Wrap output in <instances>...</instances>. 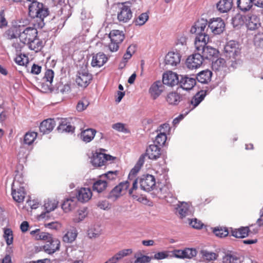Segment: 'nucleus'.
<instances>
[{"label":"nucleus","mask_w":263,"mask_h":263,"mask_svg":"<svg viewBox=\"0 0 263 263\" xmlns=\"http://www.w3.org/2000/svg\"><path fill=\"white\" fill-rule=\"evenodd\" d=\"M223 263H240V259L235 255L226 254L223 257Z\"/></svg>","instance_id":"3c124183"},{"label":"nucleus","mask_w":263,"mask_h":263,"mask_svg":"<svg viewBox=\"0 0 263 263\" xmlns=\"http://www.w3.org/2000/svg\"><path fill=\"white\" fill-rule=\"evenodd\" d=\"M171 130V127L168 123H164L160 125L157 130V132L159 134H164L165 136L169 134Z\"/></svg>","instance_id":"bf43d9fd"},{"label":"nucleus","mask_w":263,"mask_h":263,"mask_svg":"<svg viewBox=\"0 0 263 263\" xmlns=\"http://www.w3.org/2000/svg\"><path fill=\"white\" fill-rule=\"evenodd\" d=\"M54 77V72L51 69H48L45 74L43 78L44 81L48 82L49 84H51Z\"/></svg>","instance_id":"680f3d73"},{"label":"nucleus","mask_w":263,"mask_h":263,"mask_svg":"<svg viewBox=\"0 0 263 263\" xmlns=\"http://www.w3.org/2000/svg\"><path fill=\"white\" fill-rule=\"evenodd\" d=\"M233 6V0H221L217 4V10L221 13H226L230 11Z\"/></svg>","instance_id":"c85d7f7f"},{"label":"nucleus","mask_w":263,"mask_h":263,"mask_svg":"<svg viewBox=\"0 0 263 263\" xmlns=\"http://www.w3.org/2000/svg\"><path fill=\"white\" fill-rule=\"evenodd\" d=\"M146 154L149 159L156 160L161 155L160 148L155 144H151L146 149Z\"/></svg>","instance_id":"a878e982"},{"label":"nucleus","mask_w":263,"mask_h":263,"mask_svg":"<svg viewBox=\"0 0 263 263\" xmlns=\"http://www.w3.org/2000/svg\"><path fill=\"white\" fill-rule=\"evenodd\" d=\"M92 196L91 190L89 187H81L77 190L76 197L81 202L85 203L88 201Z\"/></svg>","instance_id":"dca6fc26"},{"label":"nucleus","mask_w":263,"mask_h":263,"mask_svg":"<svg viewBox=\"0 0 263 263\" xmlns=\"http://www.w3.org/2000/svg\"><path fill=\"white\" fill-rule=\"evenodd\" d=\"M100 151H96L92 154L91 158V163L95 166H101L105 165L108 161H111L115 159L112 156L104 154Z\"/></svg>","instance_id":"0eeeda50"},{"label":"nucleus","mask_w":263,"mask_h":263,"mask_svg":"<svg viewBox=\"0 0 263 263\" xmlns=\"http://www.w3.org/2000/svg\"><path fill=\"white\" fill-rule=\"evenodd\" d=\"M224 51L227 57L234 59L239 53L238 45L234 41H230L224 48Z\"/></svg>","instance_id":"a211bd4d"},{"label":"nucleus","mask_w":263,"mask_h":263,"mask_svg":"<svg viewBox=\"0 0 263 263\" xmlns=\"http://www.w3.org/2000/svg\"><path fill=\"white\" fill-rule=\"evenodd\" d=\"M181 96L177 92H171L167 95L166 100L167 103L172 105H177L181 101Z\"/></svg>","instance_id":"2f4dec72"},{"label":"nucleus","mask_w":263,"mask_h":263,"mask_svg":"<svg viewBox=\"0 0 263 263\" xmlns=\"http://www.w3.org/2000/svg\"><path fill=\"white\" fill-rule=\"evenodd\" d=\"M89 104L88 100L86 98H83L78 102L76 109L77 111L81 112L86 109Z\"/></svg>","instance_id":"603ef678"},{"label":"nucleus","mask_w":263,"mask_h":263,"mask_svg":"<svg viewBox=\"0 0 263 263\" xmlns=\"http://www.w3.org/2000/svg\"><path fill=\"white\" fill-rule=\"evenodd\" d=\"M212 72L209 70H203L197 75L196 79L199 82L207 84L211 80Z\"/></svg>","instance_id":"7c9ffc66"},{"label":"nucleus","mask_w":263,"mask_h":263,"mask_svg":"<svg viewBox=\"0 0 263 263\" xmlns=\"http://www.w3.org/2000/svg\"><path fill=\"white\" fill-rule=\"evenodd\" d=\"M58 129L61 133H73L74 130V127L68 122L66 119H63L59 125Z\"/></svg>","instance_id":"4c0bfd02"},{"label":"nucleus","mask_w":263,"mask_h":263,"mask_svg":"<svg viewBox=\"0 0 263 263\" xmlns=\"http://www.w3.org/2000/svg\"><path fill=\"white\" fill-rule=\"evenodd\" d=\"M37 137V133L35 132L27 133L24 138V143L25 144L30 145L34 141Z\"/></svg>","instance_id":"09e8293b"},{"label":"nucleus","mask_w":263,"mask_h":263,"mask_svg":"<svg viewBox=\"0 0 263 263\" xmlns=\"http://www.w3.org/2000/svg\"><path fill=\"white\" fill-rule=\"evenodd\" d=\"M30 233L36 240H43L45 241L49 239V238H50V236H52L50 234L45 232H42L38 229L31 231Z\"/></svg>","instance_id":"72a5a7b5"},{"label":"nucleus","mask_w":263,"mask_h":263,"mask_svg":"<svg viewBox=\"0 0 263 263\" xmlns=\"http://www.w3.org/2000/svg\"><path fill=\"white\" fill-rule=\"evenodd\" d=\"M203 63L201 54L199 52L189 56L186 61V67L190 69H197L200 67Z\"/></svg>","instance_id":"ddd939ff"},{"label":"nucleus","mask_w":263,"mask_h":263,"mask_svg":"<svg viewBox=\"0 0 263 263\" xmlns=\"http://www.w3.org/2000/svg\"><path fill=\"white\" fill-rule=\"evenodd\" d=\"M202 254L204 259L209 261L215 260L217 257L216 253L207 251H202Z\"/></svg>","instance_id":"052dcab7"},{"label":"nucleus","mask_w":263,"mask_h":263,"mask_svg":"<svg viewBox=\"0 0 263 263\" xmlns=\"http://www.w3.org/2000/svg\"><path fill=\"white\" fill-rule=\"evenodd\" d=\"M77 200L74 197L65 199L62 205V208L65 213H68L73 210L77 206Z\"/></svg>","instance_id":"b1692460"},{"label":"nucleus","mask_w":263,"mask_h":263,"mask_svg":"<svg viewBox=\"0 0 263 263\" xmlns=\"http://www.w3.org/2000/svg\"><path fill=\"white\" fill-rule=\"evenodd\" d=\"M109 37L110 41L120 44L124 39V34L119 30H113L110 32Z\"/></svg>","instance_id":"e433bc0d"},{"label":"nucleus","mask_w":263,"mask_h":263,"mask_svg":"<svg viewBox=\"0 0 263 263\" xmlns=\"http://www.w3.org/2000/svg\"><path fill=\"white\" fill-rule=\"evenodd\" d=\"M139 184L141 190L149 192L155 187V178L152 175H144L139 179Z\"/></svg>","instance_id":"1a4fd4ad"},{"label":"nucleus","mask_w":263,"mask_h":263,"mask_svg":"<svg viewBox=\"0 0 263 263\" xmlns=\"http://www.w3.org/2000/svg\"><path fill=\"white\" fill-rule=\"evenodd\" d=\"M190 224L192 227L196 229H200L203 226L201 221L196 218L192 219L190 222Z\"/></svg>","instance_id":"338daca9"},{"label":"nucleus","mask_w":263,"mask_h":263,"mask_svg":"<svg viewBox=\"0 0 263 263\" xmlns=\"http://www.w3.org/2000/svg\"><path fill=\"white\" fill-rule=\"evenodd\" d=\"M12 32L13 33L11 35V38L18 37L20 42L26 44L35 39L37 35V31L34 27L25 28L24 25L21 24L14 27Z\"/></svg>","instance_id":"7ed1b4c3"},{"label":"nucleus","mask_w":263,"mask_h":263,"mask_svg":"<svg viewBox=\"0 0 263 263\" xmlns=\"http://www.w3.org/2000/svg\"><path fill=\"white\" fill-rule=\"evenodd\" d=\"M199 53L201 54L203 59V58L211 59L212 58L217 55L218 51L214 48L206 46Z\"/></svg>","instance_id":"bb28decb"},{"label":"nucleus","mask_w":263,"mask_h":263,"mask_svg":"<svg viewBox=\"0 0 263 263\" xmlns=\"http://www.w3.org/2000/svg\"><path fill=\"white\" fill-rule=\"evenodd\" d=\"M246 18L247 17L240 14L236 15L233 18L232 23L233 25L235 27L241 26L245 23V20L246 21Z\"/></svg>","instance_id":"13d9d810"},{"label":"nucleus","mask_w":263,"mask_h":263,"mask_svg":"<svg viewBox=\"0 0 263 263\" xmlns=\"http://www.w3.org/2000/svg\"><path fill=\"white\" fill-rule=\"evenodd\" d=\"M205 95L206 92L204 91H201L197 93L191 100L190 111L197 107L204 99Z\"/></svg>","instance_id":"c756f323"},{"label":"nucleus","mask_w":263,"mask_h":263,"mask_svg":"<svg viewBox=\"0 0 263 263\" xmlns=\"http://www.w3.org/2000/svg\"><path fill=\"white\" fill-rule=\"evenodd\" d=\"M253 4V0H238L237 6L239 9L243 12L249 11Z\"/></svg>","instance_id":"ea45409f"},{"label":"nucleus","mask_w":263,"mask_h":263,"mask_svg":"<svg viewBox=\"0 0 263 263\" xmlns=\"http://www.w3.org/2000/svg\"><path fill=\"white\" fill-rule=\"evenodd\" d=\"M14 61L18 65L23 66L28 63V59L25 54L17 53Z\"/></svg>","instance_id":"4d7b16f0"},{"label":"nucleus","mask_w":263,"mask_h":263,"mask_svg":"<svg viewBox=\"0 0 263 263\" xmlns=\"http://www.w3.org/2000/svg\"><path fill=\"white\" fill-rule=\"evenodd\" d=\"M132 253V250L130 249H124L118 253L116 254L114 256L111 257L112 260H114L115 262H117L119 260L121 259L123 257L127 256Z\"/></svg>","instance_id":"49530a36"},{"label":"nucleus","mask_w":263,"mask_h":263,"mask_svg":"<svg viewBox=\"0 0 263 263\" xmlns=\"http://www.w3.org/2000/svg\"><path fill=\"white\" fill-rule=\"evenodd\" d=\"M55 126V122L53 119H47L44 120L40 126V130L43 134L50 133Z\"/></svg>","instance_id":"5701e85b"},{"label":"nucleus","mask_w":263,"mask_h":263,"mask_svg":"<svg viewBox=\"0 0 263 263\" xmlns=\"http://www.w3.org/2000/svg\"><path fill=\"white\" fill-rule=\"evenodd\" d=\"M225 29V23L224 21L220 17H215L210 20L208 22L209 29L214 34H220L223 32Z\"/></svg>","instance_id":"423d86ee"},{"label":"nucleus","mask_w":263,"mask_h":263,"mask_svg":"<svg viewBox=\"0 0 263 263\" xmlns=\"http://www.w3.org/2000/svg\"><path fill=\"white\" fill-rule=\"evenodd\" d=\"M197 254V251L193 248H186L184 249V258H192Z\"/></svg>","instance_id":"e2e57ef3"},{"label":"nucleus","mask_w":263,"mask_h":263,"mask_svg":"<svg viewBox=\"0 0 263 263\" xmlns=\"http://www.w3.org/2000/svg\"><path fill=\"white\" fill-rule=\"evenodd\" d=\"M29 14L32 17H38L43 20L49 14V11L42 3L32 5V6H29Z\"/></svg>","instance_id":"39448f33"},{"label":"nucleus","mask_w":263,"mask_h":263,"mask_svg":"<svg viewBox=\"0 0 263 263\" xmlns=\"http://www.w3.org/2000/svg\"><path fill=\"white\" fill-rule=\"evenodd\" d=\"M128 2L122 4L119 7V11L118 13V19L120 22L126 23L132 17V12L130 7L126 4Z\"/></svg>","instance_id":"f8f14e48"},{"label":"nucleus","mask_w":263,"mask_h":263,"mask_svg":"<svg viewBox=\"0 0 263 263\" xmlns=\"http://www.w3.org/2000/svg\"><path fill=\"white\" fill-rule=\"evenodd\" d=\"M192 206L189 202L179 201L176 205V214L182 219L192 214Z\"/></svg>","instance_id":"9d476101"},{"label":"nucleus","mask_w":263,"mask_h":263,"mask_svg":"<svg viewBox=\"0 0 263 263\" xmlns=\"http://www.w3.org/2000/svg\"><path fill=\"white\" fill-rule=\"evenodd\" d=\"M78 235L77 230L76 228L72 227L63 236V240L64 242L71 243L73 242Z\"/></svg>","instance_id":"c9c22d12"},{"label":"nucleus","mask_w":263,"mask_h":263,"mask_svg":"<svg viewBox=\"0 0 263 263\" xmlns=\"http://www.w3.org/2000/svg\"><path fill=\"white\" fill-rule=\"evenodd\" d=\"M179 81L181 87L186 90L192 89L196 83V79L186 76H181Z\"/></svg>","instance_id":"4be33fe9"},{"label":"nucleus","mask_w":263,"mask_h":263,"mask_svg":"<svg viewBox=\"0 0 263 263\" xmlns=\"http://www.w3.org/2000/svg\"><path fill=\"white\" fill-rule=\"evenodd\" d=\"M163 84L160 81L154 82L149 88V93L153 99H157L163 90Z\"/></svg>","instance_id":"aec40b11"},{"label":"nucleus","mask_w":263,"mask_h":263,"mask_svg":"<svg viewBox=\"0 0 263 263\" xmlns=\"http://www.w3.org/2000/svg\"><path fill=\"white\" fill-rule=\"evenodd\" d=\"M132 183V187L129 190V195L133 197L134 199L137 201H140L141 197L138 193V180H132L129 179L125 181L120 183L115 186L110 192L109 198L115 200L120 196L123 195L126 192L130 184Z\"/></svg>","instance_id":"f03ea898"},{"label":"nucleus","mask_w":263,"mask_h":263,"mask_svg":"<svg viewBox=\"0 0 263 263\" xmlns=\"http://www.w3.org/2000/svg\"><path fill=\"white\" fill-rule=\"evenodd\" d=\"M24 182L20 175H16L12 184L11 195L14 201L18 203L23 202L26 193L23 186Z\"/></svg>","instance_id":"20e7f679"},{"label":"nucleus","mask_w":263,"mask_h":263,"mask_svg":"<svg viewBox=\"0 0 263 263\" xmlns=\"http://www.w3.org/2000/svg\"><path fill=\"white\" fill-rule=\"evenodd\" d=\"M58 202L55 200H48L45 202L44 208L47 212H50L53 211L57 206Z\"/></svg>","instance_id":"5fc2aeb1"},{"label":"nucleus","mask_w":263,"mask_h":263,"mask_svg":"<svg viewBox=\"0 0 263 263\" xmlns=\"http://www.w3.org/2000/svg\"><path fill=\"white\" fill-rule=\"evenodd\" d=\"M52 2L57 8L60 9L58 14L63 16V18L67 19L70 16V6L65 4L63 0H52Z\"/></svg>","instance_id":"4468645a"},{"label":"nucleus","mask_w":263,"mask_h":263,"mask_svg":"<svg viewBox=\"0 0 263 263\" xmlns=\"http://www.w3.org/2000/svg\"><path fill=\"white\" fill-rule=\"evenodd\" d=\"M245 24L247 29L251 31L256 30L261 26L260 18L255 14L247 16Z\"/></svg>","instance_id":"2eb2a0df"},{"label":"nucleus","mask_w":263,"mask_h":263,"mask_svg":"<svg viewBox=\"0 0 263 263\" xmlns=\"http://www.w3.org/2000/svg\"><path fill=\"white\" fill-rule=\"evenodd\" d=\"M207 24V20L201 18L196 22L190 30L191 33L197 34L194 44L195 48L198 52L206 46L210 39L208 34V29L205 30Z\"/></svg>","instance_id":"f257e3e1"},{"label":"nucleus","mask_w":263,"mask_h":263,"mask_svg":"<svg viewBox=\"0 0 263 263\" xmlns=\"http://www.w3.org/2000/svg\"><path fill=\"white\" fill-rule=\"evenodd\" d=\"M248 227H242L232 231V236L236 238H245L248 235Z\"/></svg>","instance_id":"79ce46f5"},{"label":"nucleus","mask_w":263,"mask_h":263,"mask_svg":"<svg viewBox=\"0 0 263 263\" xmlns=\"http://www.w3.org/2000/svg\"><path fill=\"white\" fill-rule=\"evenodd\" d=\"M101 178H102L101 177ZM108 183L103 178L98 179L95 181L93 184V190L97 192L98 193H101L103 192L107 187Z\"/></svg>","instance_id":"58836bf2"},{"label":"nucleus","mask_w":263,"mask_h":263,"mask_svg":"<svg viewBox=\"0 0 263 263\" xmlns=\"http://www.w3.org/2000/svg\"><path fill=\"white\" fill-rule=\"evenodd\" d=\"M118 171H109L107 173L101 176L102 178L104 177H106L109 180H114L115 179L118 175Z\"/></svg>","instance_id":"774afa93"},{"label":"nucleus","mask_w":263,"mask_h":263,"mask_svg":"<svg viewBox=\"0 0 263 263\" xmlns=\"http://www.w3.org/2000/svg\"><path fill=\"white\" fill-rule=\"evenodd\" d=\"M145 156L142 155L140 157L137 163L136 164L134 168L130 171L129 177L135 175L141 169L144 163Z\"/></svg>","instance_id":"c03bdc74"},{"label":"nucleus","mask_w":263,"mask_h":263,"mask_svg":"<svg viewBox=\"0 0 263 263\" xmlns=\"http://www.w3.org/2000/svg\"><path fill=\"white\" fill-rule=\"evenodd\" d=\"M28 47L30 49L38 52L40 51L43 47V43L42 41L39 39L37 36L33 40L30 41L28 43Z\"/></svg>","instance_id":"f704fd0d"},{"label":"nucleus","mask_w":263,"mask_h":263,"mask_svg":"<svg viewBox=\"0 0 263 263\" xmlns=\"http://www.w3.org/2000/svg\"><path fill=\"white\" fill-rule=\"evenodd\" d=\"M87 215V209L83 208L79 210L74 215L72 221L74 223H79L83 221Z\"/></svg>","instance_id":"37998d69"},{"label":"nucleus","mask_w":263,"mask_h":263,"mask_svg":"<svg viewBox=\"0 0 263 263\" xmlns=\"http://www.w3.org/2000/svg\"><path fill=\"white\" fill-rule=\"evenodd\" d=\"M187 38L184 35L179 36L176 42V50L178 52L183 54L187 49L186 44Z\"/></svg>","instance_id":"cd10ccee"},{"label":"nucleus","mask_w":263,"mask_h":263,"mask_svg":"<svg viewBox=\"0 0 263 263\" xmlns=\"http://www.w3.org/2000/svg\"><path fill=\"white\" fill-rule=\"evenodd\" d=\"M60 247V240L52 236L45 241V245L42 247L43 250L49 254H52L59 250Z\"/></svg>","instance_id":"9b49d317"},{"label":"nucleus","mask_w":263,"mask_h":263,"mask_svg":"<svg viewBox=\"0 0 263 263\" xmlns=\"http://www.w3.org/2000/svg\"><path fill=\"white\" fill-rule=\"evenodd\" d=\"M101 234V229L98 225L91 226L87 231V235L90 238H97L99 237Z\"/></svg>","instance_id":"a19ab883"},{"label":"nucleus","mask_w":263,"mask_h":263,"mask_svg":"<svg viewBox=\"0 0 263 263\" xmlns=\"http://www.w3.org/2000/svg\"><path fill=\"white\" fill-rule=\"evenodd\" d=\"M167 139L166 136L164 134H158L156 137L155 142L160 145H163Z\"/></svg>","instance_id":"0e129e2a"},{"label":"nucleus","mask_w":263,"mask_h":263,"mask_svg":"<svg viewBox=\"0 0 263 263\" xmlns=\"http://www.w3.org/2000/svg\"><path fill=\"white\" fill-rule=\"evenodd\" d=\"M178 83V76L176 73L169 71L163 74L162 79V83L163 84L173 86Z\"/></svg>","instance_id":"6ab92c4d"},{"label":"nucleus","mask_w":263,"mask_h":263,"mask_svg":"<svg viewBox=\"0 0 263 263\" xmlns=\"http://www.w3.org/2000/svg\"><path fill=\"white\" fill-rule=\"evenodd\" d=\"M213 232L216 236L219 237H224L229 234L227 229L221 227L215 228Z\"/></svg>","instance_id":"6e6d98bb"},{"label":"nucleus","mask_w":263,"mask_h":263,"mask_svg":"<svg viewBox=\"0 0 263 263\" xmlns=\"http://www.w3.org/2000/svg\"><path fill=\"white\" fill-rule=\"evenodd\" d=\"M168 251L159 252L154 255V258L157 260L163 259L168 257Z\"/></svg>","instance_id":"69168bd1"},{"label":"nucleus","mask_w":263,"mask_h":263,"mask_svg":"<svg viewBox=\"0 0 263 263\" xmlns=\"http://www.w3.org/2000/svg\"><path fill=\"white\" fill-rule=\"evenodd\" d=\"M3 237L8 246L12 244L13 236L12 231L10 229L7 228L4 229Z\"/></svg>","instance_id":"de8ad7c7"},{"label":"nucleus","mask_w":263,"mask_h":263,"mask_svg":"<svg viewBox=\"0 0 263 263\" xmlns=\"http://www.w3.org/2000/svg\"><path fill=\"white\" fill-rule=\"evenodd\" d=\"M136 260L134 263H148L151 260V257L142 254L141 252H137L135 254Z\"/></svg>","instance_id":"a18cd8bd"},{"label":"nucleus","mask_w":263,"mask_h":263,"mask_svg":"<svg viewBox=\"0 0 263 263\" xmlns=\"http://www.w3.org/2000/svg\"><path fill=\"white\" fill-rule=\"evenodd\" d=\"M148 17L149 16L147 13H143L135 20V24L137 26H142L147 21Z\"/></svg>","instance_id":"864d4df0"},{"label":"nucleus","mask_w":263,"mask_h":263,"mask_svg":"<svg viewBox=\"0 0 263 263\" xmlns=\"http://www.w3.org/2000/svg\"><path fill=\"white\" fill-rule=\"evenodd\" d=\"M92 80V76L87 70H82L78 72L76 82L81 87L86 88Z\"/></svg>","instance_id":"6e6552de"},{"label":"nucleus","mask_w":263,"mask_h":263,"mask_svg":"<svg viewBox=\"0 0 263 263\" xmlns=\"http://www.w3.org/2000/svg\"><path fill=\"white\" fill-rule=\"evenodd\" d=\"M181 54L177 51L168 52L165 57V64L171 66H177L180 62Z\"/></svg>","instance_id":"f3484780"},{"label":"nucleus","mask_w":263,"mask_h":263,"mask_svg":"<svg viewBox=\"0 0 263 263\" xmlns=\"http://www.w3.org/2000/svg\"><path fill=\"white\" fill-rule=\"evenodd\" d=\"M111 127L118 132H121L124 134L129 133V130L126 127V124L118 122L113 124L111 125Z\"/></svg>","instance_id":"8fccbe9b"},{"label":"nucleus","mask_w":263,"mask_h":263,"mask_svg":"<svg viewBox=\"0 0 263 263\" xmlns=\"http://www.w3.org/2000/svg\"><path fill=\"white\" fill-rule=\"evenodd\" d=\"M96 133V130L95 129L88 128L81 132V138L84 142L88 143L94 138Z\"/></svg>","instance_id":"473e14b6"},{"label":"nucleus","mask_w":263,"mask_h":263,"mask_svg":"<svg viewBox=\"0 0 263 263\" xmlns=\"http://www.w3.org/2000/svg\"><path fill=\"white\" fill-rule=\"evenodd\" d=\"M107 61L106 55L102 52H99L92 57L91 66L92 67H101Z\"/></svg>","instance_id":"393cba45"},{"label":"nucleus","mask_w":263,"mask_h":263,"mask_svg":"<svg viewBox=\"0 0 263 263\" xmlns=\"http://www.w3.org/2000/svg\"><path fill=\"white\" fill-rule=\"evenodd\" d=\"M212 69L220 74L226 72L228 69L227 64L224 59L219 58L212 63Z\"/></svg>","instance_id":"412c9836"}]
</instances>
